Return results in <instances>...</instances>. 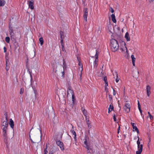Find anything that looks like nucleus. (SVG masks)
<instances>
[{
    "instance_id": "nucleus-36",
    "label": "nucleus",
    "mask_w": 154,
    "mask_h": 154,
    "mask_svg": "<svg viewBox=\"0 0 154 154\" xmlns=\"http://www.w3.org/2000/svg\"><path fill=\"white\" fill-rule=\"evenodd\" d=\"M109 100L110 101H112V96L111 95L109 94Z\"/></svg>"
},
{
    "instance_id": "nucleus-28",
    "label": "nucleus",
    "mask_w": 154,
    "mask_h": 154,
    "mask_svg": "<svg viewBox=\"0 0 154 154\" xmlns=\"http://www.w3.org/2000/svg\"><path fill=\"white\" fill-rule=\"evenodd\" d=\"M10 38L9 37H6L5 38V41L8 43H9L10 41Z\"/></svg>"
},
{
    "instance_id": "nucleus-24",
    "label": "nucleus",
    "mask_w": 154,
    "mask_h": 154,
    "mask_svg": "<svg viewBox=\"0 0 154 154\" xmlns=\"http://www.w3.org/2000/svg\"><path fill=\"white\" fill-rule=\"evenodd\" d=\"M39 41L40 42L41 45H43L44 42V40L42 37H41L39 38Z\"/></svg>"
},
{
    "instance_id": "nucleus-57",
    "label": "nucleus",
    "mask_w": 154,
    "mask_h": 154,
    "mask_svg": "<svg viewBox=\"0 0 154 154\" xmlns=\"http://www.w3.org/2000/svg\"><path fill=\"white\" fill-rule=\"evenodd\" d=\"M87 124L88 125V127L89 129H90L91 128V125L90 124Z\"/></svg>"
},
{
    "instance_id": "nucleus-51",
    "label": "nucleus",
    "mask_w": 154,
    "mask_h": 154,
    "mask_svg": "<svg viewBox=\"0 0 154 154\" xmlns=\"http://www.w3.org/2000/svg\"><path fill=\"white\" fill-rule=\"evenodd\" d=\"M33 88V89L34 91V93H35V94H36V93L37 92V90H36L35 88Z\"/></svg>"
},
{
    "instance_id": "nucleus-27",
    "label": "nucleus",
    "mask_w": 154,
    "mask_h": 154,
    "mask_svg": "<svg viewBox=\"0 0 154 154\" xmlns=\"http://www.w3.org/2000/svg\"><path fill=\"white\" fill-rule=\"evenodd\" d=\"M137 138H138V140L137 141V147L139 148V146H140V143L139 141L140 138L138 136L137 137Z\"/></svg>"
},
{
    "instance_id": "nucleus-5",
    "label": "nucleus",
    "mask_w": 154,
    "mask_h": 154,
    "mask_svg": "<svg viewBox=\"0 0 154 154\" xmlns=\"http://www.w3.org/2000/svg\"><path fill=\"white\" fill-rule=\"evenodd\" d=\"M124 109L127 112H130V104L129 103H126L124 107Z\"/></svg>"
},
{
    "instance_id": "nucleus-41",
    "label": "nucleus",
    "mask_w": 154,
    "mask_h": 154,
    "mask_svg": "<svg viewBox=\"0 0 154 154\" xmlns=\"http://www.w3.org/2000/svg\"><path fill=\"white\" fill-rule=\"evenodd\" d=\"M72 133L73 135H74V136H75V137L76 136V134L75 131L73 130L72 132Z\"/></svg>"
},
{
    "instance_id": "nucleus-15",
    "label": "nucleus",
    "mask_w": 154,
    "mask_h": 154,
    "mask_svg": "<svg viewBox=\"0 0 154 154\" xmlns=\"http://www.w3.org/2000/svg\"><path fill=\"white\" fill-rule=\"evenodd\" d=\"M9 124L12 128L13 129L14 128V122L13 120H12V119H10V122L9 123Z\"/></svg>"
},
{
    "instance_id": "nucleus-35",
    "label": "nucleus",
    "mask_w": 154,
    "mask_h": 154,
    "mask_svg": "<svg viewBox=\"0 0 154 154\" xmlns=\"http://www.w3.org/2000/svg\"><path fill=\"white\" fill-rule=\"evenodd\" d=\"M29 74L30 75V78H31L30 80H31V84H32V75L31 74V73L30 72H29Z\"/></svg>"
},
{
    "instance_id": "nucleus-21",
    "label": "nucleus",
    "mask_w": 154,
    "mask_h": 154,
    "mask_svg": "<svg viewBox=\"0 0 154 154\" xmlns=\"http://www.w3.org/2000/svg\"><path fill=\"white\" fill-rule=\"evenodd\" d=\"M60 36L61 39H63L64 37V32L62 31H60Z\"/></svg>"
},
{
    "instance_id": "nucleus-64",
    "label": "nucleus",
    "mask_w": 154,
    "mask_h": 154,
    "mask_svg": "<svg viewBox=\"0 0 154 154\" xmlns=\"http://www.w3.org/2000/svg\"><path fill=\"white\" fill-rule=\"evenodd\" d=\"M112 110H111L110 109V108H109V110H108V113H110V112Z\"/></svg>"
},
{
    "instance_id": "nucleus-12",
    "label": "nucleus",
    "mask_w": 154,
    "mask_h": 154,
    "mask_svg": "<svg viewBox=\"0 0 154 154\" xmlns=\"http://www.w3.org/2000/svg\"><path fill=\"white\" fill-rule=\"evenodd\" d=\"M10 63L9 62V60L8 59H6V67L5 69L6 71H8L9 69L10 68Z\"/></svg>"
},
{
    "instance_id": "nucleus-29",
    "label": "nucleus",
    "mask_w": 154,
    "mask_h": 154,
    "mask_svg": "<svg viewBox=\"0 0 154 154\" xmlns=\"http://www.w3.org/2000/svg\"><path fill=\"white\" fill-rule=\"evenodd\" d=\"M131 58L132 60V61H135L136 59L135 58L134 55H132L131 56Z\"/></svg>"
},
{
    "instance_id": "nucleus-49",
    "label": "nucleus",
    "mask_w": 154,
    "mask_h": 154,
    "mask_svg": "<svg viewBox=\"0 0 154 154\" xmlns=\"http://www.w3.org/2000/svg\"><path fill=\"white\" fill-rule=\"evenodd\" d=\"M63 39H61V45H63Z\"/></svg>"
},
{
    "instance_id": "nucleus-50",
    "label": "nucleus",
    "mask_w": 154,
    "mask_h": 154,
    "mask_svg": "<svg viewBox=\"0 0 154 154\" xmlns=\"http://www.w3.org/2000/svg\"><path fill=\"white\" fill-rule=\"evenodd\" d=\"M120 125H119L118 128L117 130V133L118 134H119V131L120 130Z\"/></svg>"
},
{
    "instance_id": "nucleus-42",
    "label": "nucleus",
    "mask_w": 154,
    "mask_h": 154,
    "mask_svg": "<svg viewBox=\"0 0 154 154\" xmlns=\"http://www.w3.org/2000/svg\"><path fill=\"white\" fill-rule=\"evenodd\" d=\"M109 10H110V11L112 13H113L114 12V10L111 7H110Z\"/></svg>"
},
{
    "instance_id": "nucleus-58",
    "label": "nucleus",
    "mask_w": 154,
    "mask_h": 154,
    "mask_svg": "<svg viewBox=\"0 0 154 154\" xmlns=\"http://www.w3.org/2000/svg\"><path fill=\"white\" fill-rule=\"evenodd\" d=\"M4 52H6L7 51V48L6 47H4Z\"/></svg>"
},
{
    "instance_id": "nucleus-55",
    "label": "nucleus",
    "mask_w": 154,
    "mask_h": 154,
    "mask_svg": "<svg viewBox=\"0 0 154 154\" xmlns=\"http://www.w3.org/2000/svg\"><path fill=\"white\" fill-rule=\"evenodd\" d=\"M139 109L140 111V113L142 116V110L141 109V108H140V109Z\"/></svg>"
},
{
    "instance_id": "nucleus-10",
    "label": "nucleus",
    "mask_w": 154,
    "mask_h": 154,
    "mask_svg": "<svg viewBox=\"0 0 154 154\" xmlns=\"http://www.w3.org/2000/svg\"><path fill=\"white\" fill-rule=\"evenodd\" d=\"M81 110L84 115L85 116L86 119L87 120V111L85 110V108L82 107L81 108Z\"/></svg>"
},
{
    "instance_id": "nucleus-23",
    "label": "nucleus",
    "mask_w": 154,
    "mask_h": 154,
    "mask_svg": "<svg viewBox=\"0 0 154 154\" xmlns=\"http://www.w3.org/2000/svg\"><path fill=\"white\" fill-rule=\"evenodd\" d=\"M11 40L13 42H17L16 39L14 36V35L13 36H11Z\"/></svg>"
},
{
    "instance_id": "nucleus-63",
    "label": "nucleus",
    "mask_w": 154,
    "mask_h": 154,
    "mask_svg": "<svg viewBox=\"0 0 154 154\" xmlns=\"http://www.w3.org/2000/svg\"><path fill=\"white\" fill-rule=\"evenodd\" d=\"M77 59H78V61H79V65H80V59H79L78 57H77Z\"/></svg>"
},
{
    "instance_id": "nucleus-53",
    "label": "nucleus",
    "mask_w": 154,
    "mask_h": 154,
    "mask_svg": "<svg viewBox=\"0 0 154 154\" xmlns=\"http://www.w3.org/2000/svg\"><path fill=\"white\" fill-rule=\"evenodd\" d=\"M84 144H85V145L88 144V143H87V140L86 138L85 140L84 141Z\"/></svg>"
},
{
    "instance_id": "nucleus-6",
    "label": "nucleus",
    "mask_w": 154,
    "mask_h": 154,
    "mask_svg": "<svg viewBox=\"0 0 154 154\" xmlns=\"http://www.w3.org/2000/svg\"><path fill=\"white\" fill-rule=\"evenodd\" d=\"M2 134L3 137H6L7 136L8 128H2Z\"/></svg>"
},
{
    "instance_id": "nucleus-14",
    "label": "nucleus",
    "mask_w": 154,
    "mask_h": 154,
    "mask_svg": "<svg viewBox=\"0 0 154 154\" xmlns=\"http://www.w3.org/2000/svg\"><path fill=\"white\" fill-rule=\"evenodd\" d=\"M9 31L10 32V35L11 36H13L14 35V30L12 27L11 26H10L9 27Z\"/></svg>"
},
{
    "instance_id": "nucleus-17",
    "label": "nucleus",
    "mask_w": 154,
    "mask_h": 154,
    "mask_svg": "<svg viewBox=\"0 0 154 154\" xmlns=\"http://www.w3.org/2000/svg\"><path fill=\"white\" fill-rule=\"evenodd\" d=\"M112 20V21L114 23H116V20L115 18V15L114 14H112L111 15Z\"/></svg>"
},
{
    "instance_id": "nucleus-18",
    "label": "nucleus",
    "mask_w": 154,
    "mask_h": 154,
    "mask_svg": "<svg viewBox=\"0 0 154 154\" xmlns=\"http://www.w3.org/2000/svg\"><path fill=\"white\" fill-rule=\"evenodd\" d=\"M133 129V131H136L137 134L139 133V130L136 126H134Z\"/></svg>"
},
{
    "instance_id": "nucleus-32",
    "label": "nucleus",
    "mask_w": 154,
    "mask_h": 154,
    "mask_svg": "<svg viewBox=\"0 0 154 154\" xmlns=\"http://www.w3.org/2000/svg\"><path fill=\"white\" fill-rule=\"evenodd\" d=\"M148 114H149V118H150V119L151 120L152 119H153V116L152 115H151V114H150V112H148Z\"/></svg>"
},
{
    "instance_id": "nucleus-7",
    "label": "nucleus",
    "mask_w": 154,
    "mask_h": 154,
    "mask_svg": "<svg viewBox=\"0 0 154 154\" xmlns=\"http://www.w3.org/2000/svg\"><path fill=\"white\" fill-rule=\"evenodd\" d=\"M70 94H74L73 91L72 89V87L71 86H69L67 91V95H68Z\"/></svg>"
},
{
    "instance_id": "nucleus-60",
    "label": "nucleus",
    "mask_w": 154,
    "mask_h": 154,
    "mask_svg": "<svg viewBox=\"0 0 154 154\" xmlns=\"http://www.w3.org/2000/svg\"><path fill=\"white\" fill-rule=\"evenodd\" d=\"M105 86L107 87L108 85V82H105Z\"/></svg>"
},
{
    "instance_id": "nucleus-8",
    "label": "nucleus",
    "mask_w": 154,
    "mask_h": 154,
    "mask_svg": "<svg viewBox=\"0 0 154 154\" xmlns=\"http://www.w3.org/2000/svg\"><path fill=\"white\" fill-rule=\"evenodd\" d=\"M88 11L87 10V8L85 9V13L83 15V17L85 20L86 22H87V18L88 15Z\"/></svg>"
},
{
    "instance_id": "nucleus-19",
    "label": "nucleus",
    "mask_w": 154,
    "mask_h": 154,
    "mask_svg": "<svg viewBox=\"0 0 154 154\" xmlns=\"http://www.w3.org/2000/svg\"><path fill=\"white\" fill-rule=\"evenodd\" d=\"M5 4V2L4 0H0V6H3Z\"/></svg>"
},
{
    "instance_id": "nucleus-9",
    "label": "nucleus",
    "mask_w": 154,
    "mask_h": 154,
    "mask_svg": "<svg viewBox=\"0 0 154 154\" xmlns=\"http://www.w3.org/2000/svg\"><path fill=\"white\" fill-rule=\"evenodd\" d=\"M151 87L150 86L148 85L146 87V90L147 92V95L148 97H149L150 94L151 92L150 91Z\"/></svg>"
},
{
    "instance_id": "nucleus-44",
    "label": "nucleus",
    "mask_w": 154,
    "mask_h": 154,
    "mask_svg": "<svg viewBox=\"0 0 154 154\" xmlns=\"http://www.w3.org/2000/svg\"><path fill=\"white\" fill-rule=\"evenodd\" d=\"M138 109L141 108V106L139 100H138Z\"/></svg>"
},
{
    "instance_id": "nucleus-22",
    "label": "nucleus",
    "mask_w": 154,
    "mask_h": 154,
    "mask_svg": "<svg viewBox=\"0 0 154 154\" xmlns=\"http://www.w3.org/2000/svg\"><path fill=\"white\" fill-rule=\"evenodd\" d=\"M139 148H138V151L142 152L143 150V145L141 144L140 146H139Z\"/></svg>"
},
{
    "instance_id": "nucleus-48",
    "label": "nucleus",
    "mask_w": 154,
    "mask_h": 154,
    "mask_svg": "<svg viewBox=\"0 0 154 154\" xmlns=\"http://www.w3.org/2000/svg\"><path fill=\"white\" fill-rule=\"evenodd\" d=\"M54 151L53 150H52L51 151H50L49 153V154H54Z\"/></svg>"
},
{
    "instance_id": "nucleus-46",
    "label": "nucleus",
    "mask_w": 154,
    "mask_h": 154,
    "mask_svg": "<svg viewBox=\"0 0 154 154\" xmlns=\"http://www.w3.org/2000/svg\"><path fill=\"white\" fill-rule=\"evenodd\" d=\"M61 46L62 47V51H66L64 45H62Z\"/></svg>"
},
{
    "instance_id": "nucleus-43",
    "label": "nucleus",
    "mask_w": 154,
    "mask_h": 154,
    "mask_svg": "<svg viewBox=\"0 0 154 154\" xmlns=\"http://www.w3.org/2000/svg\"><path fill=\"white\" fill-rule=\"evenodd\" d=\"M105 90L106 93L108 92V89L107 87L106 86L105 87Z\"/></svg>"
},
{
    "instance_id": "nucleus-39",
    "label": "nucleus",
    "mask_w": 154,
    "mask_h": 154,
    "mask_svg": "<svg viewBox=\"0 0 154 154\" xmlns=\"http://www.w3.org/2000/svg\"><path fill=\"white\" fill-rule=\"evenodd\" d=\"M88 150H91V148H90L89 146H88V144L86 145V146L85 147Z\"/></svg>"
},
{
    "instance_id": "nucleus-11",
    "label": "nucleus",
    "mask_w": 154,
    "mask_h": 154,
    "mask_svg": "<svg viewBox=\"0 0 154 154\" xmlns=\"http://www.w3.org/2000/svg\"><path fill=\"white\" fill-rule=\"evenodd\" d=\"M34 1L32 0L29 2V8H30L31 9H33L34 8Z\"/></svg>"
},
{
    "instance_id": "nucleus-25",
    "label": "nucleus",
    "mask_w": 154,
    "mask_h": 154,
    "mask_svg": "<svg viewBox=\"0 0 154 154\" xmlns=\"http://www.w3.org/2000/svg\"><path fill=\"white\" fill-rule=\"evenodd\" d=\"M4 137V142L7 144V143H8V136H7L5 137Z\"/></svg>"
},
{
    "instance_id": "nucleus-38",
    "label": "nucleus",
    "mask_w": 154,
    "mask_h": 154,
    "mask_svg": "<svg viewBox=\"0 0 154 154\" xmlns=\"http://www.w3.org/2000/svg\"><path fill=\"white\" fill-rule=\"evenodd\" d=\"M63 69H64L65 68H66V63L64 61V59H63Z\"/></svg>"
},
{
    "instance_id": "nucleus-47",
    "label": "nucleus",
    "mask_w": 154,
    "mask_h": 154,
    "mask_svg": "<svg viewBox=\"0 0 154 154\" xmlns=\"http://www.w3.org/2000/svg\"><path fill=\"white\" fill-rule=\"evenodd\" d=\"M44 154H47L48 152V151L46 149H45L44 150Z\"/></svg>"
},
{
    "instance_id": "nucleus-13",
    "label": "nucleus",
    "mask_w": 154,
    "mask_h": 154,
    "mask_svg": "<svg viewBox=\"0 0 154 154\" xmlns=\"http://www.w3.org/2000/svg\"><path fill=\"white\" fill-rule=\"evenodd\" d=\"M98 54H99V52L97 50H96V54L95 56V60L94 61V66L95 65V64H96V62L98 61L97 60H98Z\"/></svg>"
},
{
    "instance_id": "nucleus-37",
    "label": "nucleus",
    "mask_w": 154,
    "mask_h": 154,
    "mask_svg": "<svg viewBox=\"0 0 154 154\" xmlns=\"http://www.w3.org/2000/svg\"><path fill=\"white\" fill-rule=\"evenodd\" d=\"M98 75L99 76H101L103 75L102 72H101V73L100 72H99L98 73Z\"/></svg>"
},
{
    "instance_id": "nucleus-34",
    "label": "nucleus",
    "mask_w": 154,
    "mask_h": 154,
    "mask_svg": "<svg viewBox=\"0 0 154 154\" xmlns=\"http://www.w3.org/2000/svg\"><path fill=\"white\" fill-rule=\"evenodd\" d=\"M23 91H24V89H23V88H21L20 89V94H22L23 93Z\"/></svg>"
},
{
    "instance_id": "nucleus-1",
    "label": "nucleus",
    "mask_w": 154,
    "mask_h": 154,
    "mask_svg": "<svg viewBox=\"0 0 154 154\" xmlns=\"http://www.w3.org/2000/svg\"><path fill=\"white\" fill-rule=\"evenodd\" d=\"M111 49L113 52L117 51L119 48V44L118 41L116 40L112 39L111 40Z\"/></svg>"
},
{
    "instance_id": "nucleus-61",
    "label": "nucleus",
    "mask_w": 154,
    "mask_h": 154,
    "mask_svg": "<svg viewBox=\"0 0 154 154\" xmlns=\"http://www.w3.org/2000/svg\"><path fill=\"white\" fill-rule=\"evenodd\" d=\"M131 124L133 127L134 126H135L134 125H135V124L134 123L131 122Z\"/></svg>"
},
{
    "instance_id": "nucleus-16",
    "label": "nucleus",
    "mask_w": 154,
    "mask_h": 154,
    "mask_svg": "<svg viewBox=\"0 0 154 154\" xmlns=\"http://www.w3.org/2000/svg\"><path fill=\"white\" fill-rule=\"evenodd\" d=\"M125 37L126 38V40L127 41H130V39L129 34L128 32H127L125 33Z\"/></svg>"
},
{
    "instance_id": "nucleus-52",
    "label": "nucleus",
    "mask_w": 154,
    "mask_h": 154,
    "mask_svg": "<svg viewBox=\"0 0 154 154\" xmlns=\"http://www.w3.org/2000/svg\"><path fill=\"white\" fill-rule=\"evenodd\" d=\"M62 76L63 77H64V69H63V71L62 72Z\"/></svg>"
},
{
    "instance_id": "nucleus-31",
    "label": "nucleus",
    "mask_w": 154,
    "mask_h": 154,
    "mask_svg": "<svg viewBox=\"0 0 154 154\" xmlns=\"http://www.w3.org/2000/svg\"><path fill=\"white\" fill-rule=\"evenodd\" d=\"M72 102H73V104L74 103V100H75V96H74V94H72Z\"/></svg>"
},
{
    "instance_id": "nucleus-26",
    "label": "nucleus",
    "mask_w": 154,
    "mask_h": 154,
    "mask_svg": "<svg viewBox=\"0 0 154 154\" xmlns=\"http://www.w3.org/2000/svg\"><path fill=\"white\" fill-rule=\"evenodd\" d=\"M14 45L15 46V49H17L19 47L18 44L17 42H13Z\"/></svg>"
},
{
    "instance_id": "nucleus-54",
    "label": "nucleus",
    "mask_w": 154,
    "mask_h": 154,
    "mask_svg": "<svg viewBox=\"0 0 154 154\" xmlns=\"http://www.w3.org/2000/svg\"><path fill=\"white\" fill-rule=\"evenodd\" d=\"M112 89H113V94L114 95H115L116 94V91L115 90H114V89L113 88H112Z\"/></svg>"
},
{
    "instance_id": "nucleus-3",
    "label": "nucleus",
    "mask_w": 154,
    "mask_h": 154,
    "mask_svg": "<svg viewBox=\"0 0 154 154\" xmlns=\"http://www.w3.org/2000/svg\"><path fill=\"white\" fill-rule=\"evenodd\" d=\"M56 143L60 148L61 150L62 151L64 150V146L63 143L60 140H56Z\"/></svg>"
},
{
    "instance_id": "nucleus-59",
    "label": "nucleus",
    "mask_w": 154,
    "mask_h": 154,
    "mask_svg": "<svg viewBox=\"0 0 154 154\" xmlns=\"http://www.w3.org/2000/svg\"><path fill=\"white\" fill-rule=\"evenodd\" d=\"M141 152L137 151L136 152V154H140Z\"/></svg>"
},
{
    "instance_id": "nucleus-45",
    "label": "nucleus",
    "mask_w": 154,
    "mask_h": 154,
    "mask_svg": "<svg viewBox=\"0 0 154 154\" xmlns=\"http://www.w3.org/2000/svg\"><path fill=\"white\" fill-rule=\"evenodd\" d=\"M113 119H114V120L115 122L116 121V116H115V114H114L113 115Z\"/></svg>"
},
{
    "instance_id": "nucleus-40",
    "label": "nucleus",
    "mask_w": 154,
    "mask_h": 154,
    "mask_svg": "<svg viewBox=\"0 0 154 154\" xmlns=\"http://www.w3.org/2000/svg\"><path fill=\"white\" fill-rule=\"evenodd\" d=\"M103 80L105 82H107V79L106 76H105L104 77Z\"/></svg>"
},
{
    "instance_id": "nucleus-2",
    "label": "nucleus",
    "mask_w": 154,
    "mask_h": 154,
    "mask_svg": "<svg viewBox=\"0 0 154 154\" xmlns=\"http://www.w3.org/2000/svg\"><path fill=\"white\" fill-rule=\"evenodd\" d=\"M39 128H38V129L39 130V131L40 132L41 134V136H40V138L39 139V137H37L36 136H34L33 137V139L34 140V141H33L32 139L31 138V136L30 135V132L29 133V138H30V140L31 141L32 143H38L39 142V141H41L42 140V130L41 129V128L40 127V125H39Z\"/></svg>"
},
{
    "instance_id": "nucleus-62",
    "label": "nucleus",
    "mask_w": 154,
    "mask_h": 154,
    "mask_svg": "<svg viewBox=\"0 0 154 154\" xmlns=\"http://www.w3.org/2000/svg\"><path fill=\"white\" fill-rule=\"evenodd\" d=\"M87 124H90V122L89 119H88V120H87Z\"/></svg>"
},
{
    "instance_id": "nucleus-20",
    "label": "nucleus",
    "mask_w": 154,
    "mask_h": 154,
    "mask_svg": "<svg viewBox=\"0 0 154 154\" xmlns=\"http://www.w3.org/2000/svg\"><path fill=\"white\" fill-rule=\"evenodd\" d=\"M115 74L116 75V82H118L119 80V79L118 78V75L116 72H115Z\"/></svg>"
},
{
    "instance_id": "nucleus-56",
    "label": "nucleus",
    "mask_w": 154,
    "mask_h": 154,
    "mask_svg": "<svg viewBox=\"0 0 154 154\" xmlns=\"http://www.w3.org/2000/svg\"><path fill=\"white\" fill-rule=\"evenodd\" d=\"M139 109L140 111V113L142 116V110L141 109V108H140V109Z\"/></svg>"
},
{
    "instance_id": "nucleus-4",
    "label": "nucleus",
    "mask_w": 154,
    "mask_h": 154,
    "mask_svg": "<svg viewBox=\"0 0 154 154\" xmlns=\"http://www.w3.org/2000/svg\"><path fill=\"white\" fill-rule=\"evenodd\" d=\"M8 121L5 120L3 121V120L1 122V127L3 128H8Z\"/></svg>"
},
{
    "instance_id": "nucleus-30",
    "label": "nucleus",
    "mask_w": 154,
    "mask_h": 154,
    "mask_svg": "<svg viewBox=\"0 0 154 154\" xmlns=\"http://www.w3.org/2000/svg\"><path fill=\"white\" fill-rule=\"evenodd\" d=\"M110 108V109L111 110H113L114 109V107L113 106L112 104L111 103L110 105L109 108Z\"/></svg>"
},
{
    "instance_id": "nucleus-33",
    "label": "nucleus",
    "mask_w": 154,
    "mask_h": 154,
    "mask_svg": "<svg viewBox=\"0 0 154 154\" xmlns=\"http://www.w3.org/2000/svg\"><path fill=\"white\" fill-rule=\"evenodd\" d=\"M4 116H5V120H6V121H8L7 120V117H8V114L7 112H5L4 114Z\"/></svg>"
}]
</instances>
